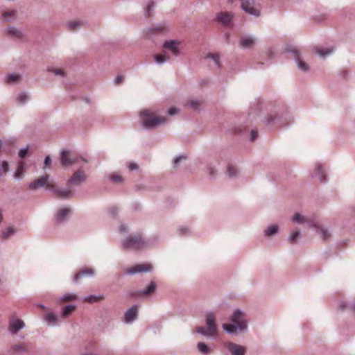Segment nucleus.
<instances>
[{
    "mask_svg": "<svg viewBox=\"0 0 355 355\" xmlns=\"http://www.w3.org/2000/svg\"><path fill=\"white\" fill-rule=\"evenodd\" d=\"M46 187L47 189L53 190L58 198H68L71 196V191L70 190H59L55 188V185L53 182L49 181V176L45 175L37 178L29 184V189L32 190L37 189L40 187Z\"/></svg>",
    "mask_w": 355,
    "mask_h": 355,
    "instance_id": "f257e3e1",
    "label": "nucleus"
},
{
    "mask_svg": "<svg viewBox=\"0 0 355 355\" xmlns=\"http://www.w3.org/2000/svg\"><path fill=\"white\" fill-rule=\"evenodd\" d=\"M140 118L143 126L146 128H153L166 122L164 116H157L150 110H143L140 112Z\"/></svg>",
    "mask_w": 355,
    "mask_h": 355,
    "instance_id": "f03ea898",
    "label": "nucleus"
},
{
    "mask_svg": "<svg viewBox=\"0 0 355 355\" xmlns=\"http://www.w3.org/2000/svg\"><path fill=\"white\" fill-rule=\"evenodd\" d=\"M233 324H224L223 329L229 333H234L236 329L241 331L247 328V324L245 315L239 310H236L232 316L231 319Z\"/></svg>",
    "mask_w": 355,
    "mask_h": 355,
    "instance_id": "7ed1b4c3",
    "label": "nucleus"
},
{
    "mask_svg": "<svg viewBox=\"0 0 355 355\" xmlns=\"http://www.w3.org/2000/svg\"><path fill=\"white\" fill-rule=\"evenodd\" d=\"M216 317L213 313H209L206 315L207 328L199 327L196 331L205 336H212L216 334Z\"/></svg>",
    "mask_w": 355,
    "mask_h": 355,
    "instance_id": "20e7f679",
    "label": "nucleus"
},
{
    "mask_svg": "<svg viewBox=\"0 0 355 355\" xmlns=\"http://www.w3.org/2000/svg\"><path fill=\"white\" fill-rule=\"evenodd\" d=\"M146 243L141 235H130L123 241V247L128 250H140L146 246Z\"/></svg>",
    "mask_w": 355,
    "mask_h": 355,
    "instance_id": "39448f33",
    "label": "nucleus"
},
{
    "mask_svg": "<svg viewBox=\"0 0 355 355\" xmlns=\"http://www.w3.org/2000/svg\"><path fill=\"white\" fill-rule=\"evenodd\" d=\"M293 221L298 223H308L311 227H314L318 229L320 233L322 234V239L326 241L330 236V234L328 231L324 228H319L317 224L315 223L313 218H306L301 216L300 214H295L293 217Z\"/></svg>",
    "mask_w": 355,
    "mask_h": 355,
    "instance_id": "423d86ee",
    "label": "nucleus"
},
{
    "mask_svg": "<svg viewBox=\"0 0 355 355\" xmlns=\"http://www.w3.org/2000/svg\"><path fill=\"white\" fill-rule=\"evenodd\" d=\"M229 1L232 3L234 0H229ZM241 8L245 12H246L252 15H254L256 17L259 15V14H260L259 7L255 4V2L254 0H241Z\"/></svg>",
    "mask_w": 355,
    "mask_h": 355,
    "instance_id": "0eeeda50",
    "label": "nucleus"
},
{
    "mask_svg": "<svg viewBox=\"0 0 355 355\" xmlns=\"http://www.w3.org/2000/svg\"><path fill=\"white\" fill-rule=\"evenodd\" d=\"M79 157L73 153L63 150L61 154V164L62 166H69L78 162Z\"/></svg>",
    "mask_w": 355,
    "mask_h": 355,
    "instance_id": "6e6552de",
    "label": "nucleus"
},
{
    "mask_svg": "<svg viewBox=\"0 0 355 355\" xmlns=\"http://www.w3.org/2000/svg\"><path fill=\"white\" fill-rule=\"evenodd\" d=\"M181 42L177 40L166 41L163 47L165 50L170 51L174 56H178L180 53Z\"/></svg>",
    "mask_w": 355,
    "mask_h": 355,
    "instance_id": "1a4fd4ad",
    "label": "nucleus"
},
{
    "mask_svg": "<svg viewBox=\"0 0 355 355\" xmlns=\"http://www.w3.org/2000/svg\"><path fill=\"white\" fill-rule=\"evenodd\" d=\"M152 269L153 266L150 263H141L127 268L125 270V273L128 275H133L138 272H148Z\"/></svg>",
    "mask_w": 355,
    "mask_h": 355,
    "instance_id": "9d476101",
    "label": "nucleus"
},
{
    "mask_svg": "<svg viewBox=\"0 0 355 355\" xmlns=\"http://www.w3.org/2000/svg\"><path fill=\"white\" fill-rule=\"evenodd\" d=\"M87 176L82 169L76 171L73 176L69 180V185H78L86 180Z\"/></svg>",
    "mask_w": 355,
    "mask_h": 355,
    "instance_id": "9b49d317",
    "label": "nucleus"
},
{
    "mask_svg": "<svg viewBox=\"0 0 355 355\" xmlns=\"http://www.w3.org/2000/svg\"><path fill=\"white\" fill-rule=\"evenodd\" d=\"M234 15L231 12H220L216 15L217 21L225 26H230Z\"/></svg>",
    "mask_w": 355,
    "mask_h": 355,
    "instance_id": "f8f14e48",
    "label": "nucleus"
},
{
    "mask_svg": "<svg viewBox=\"0 0 355 355\" xmlns=\"http://www.w3.org/2000/svg\"><path fill=\"white\" fill-rule=\"evenodd\" d=\"M225 347L232 355H245V348L243 346L229 342L225 344Z\"/></svg>",
    "mask_w": 355,
    "mask_h": 355,
    "instance_id": "ddd939ff",
    "label": "nucleus"
},
{
    "mask_svg": "<svg viewBox=\"0 0 355 355\" xmlns=\"http://www.w3.org/2000/svg\"><path fill=\"white\" fill-rule=\"evenodd\" d=\"M24 326V323L22 320L12 316L9 322V330L12 334H16L19 329H22Z\"/></svg>",
    "mask_w": 355,
    "mask_h": 355,
    "instance_id": "4468645a",
    "label": "nucleus"
},
{
    "mask_svg": "<svg viewBox=\"0 0 355 355\" xmlns=\"http://www.w3.org/2000/svg\"><path fill=\"white\" fill-rule=\"evenodd\" d=\"M157 286L156 284L154 282H151L150 284L148 286V287L141 291H138L135 293H132V297H141L144 295H148L152 293H153L156 290Z\"/></svg>",
    "mask_w": 355,
    "mask_h": 355,
    "instance_id": "2eb2a0df",
    "label": "nucleus"
},
{
    "mask_svg": "<svg viewBox=\"0 0 355 355\" xmlns=\"http://www.w3.org/2000/svg\"><path fill=\"white\" fill-rule=\"evenodd\" d=\"M138 308L137 306H132L125 313V320L126 322H132L137 316Z\"/></svg>",
    "mask_w": 355,
    "mask_h": 355,
    "instance_id": "dca6fc26",
    "label": "nucleus"
},
{
    "mask_svg": "<svg viewBox=\"0 0 355 355\" xmlns=\"http://www.w3.org/2000/svg\"><path fill=\"white\" fill-rule=\"evenodd\" d=\"M94 273V271L92 268H85L82 270H80L79 272H78L75 277H74V281L78 282V280L83 277L85 276H92Z\"/></svg>",
    "mask_w": 355,
    "mask_h": 355,
    "instance_id": "f3484780",
    "label": "nucleus"
},
{
    "mask_svg": "<svg viewBox=\"0 0 355 355\" xmlns=\"http://www.w3.org/2000/svg\"><path fill=\"white\" fill-rule=\"evenodd\" d=\"M255 44V40L251 37H243L240 40V46L243 48H250Z\"/></svg>",
    "mask_w": 355,
    "mask_h": 355,
    "instance_id": "a211bd4d",
    "label": "nucleus"
},
{
    "mask_svg": "<svg viewBox=\"0 0 355 355\" xmlns=\"http://www.w3.org/2000/svg\"><path fill=\"white\" fill-rule=\"evenodd\" d=\"M293 52L295 55V58L297 62L299 68L302 71H307L309 67L308 65L302 60L300 59L299 52L296 49H293Z\"/></svg>",
    "mask_w": 355,
    "mask_h": 355,
    "instance_id": "6ab92c4d",
    "label": "nucleus"
},
{
    "mask_svg": "<svg viewBox=\"0 0 355 355\" xmlns=\"http://www.w3.org/2000/svg\"><path fill=\"white\" fill-rule=\"evenodd\" d=\"M71 209L69 208H63L58 211V220L60 221L64 220L66 217L70 214Z\"/></svg>",
    "mask_w": 355,
    "mask_h": 355,
    "instance_id": "aec40b11",
    "label": "nucleus"
},
{
    "mask_svg": "<svg viewBox=\"0 0 355 355\" xmlns=\"http://www.w3.org/2000/svg\"><path fill=\"white\" fill-rule=\"evenodd\" d=\"M314 175L318 176V178L321 182L324 181L325 175L324 171L322 169V167L320 164H318L315 171H314Z\"/></svg>",
    "mask_w": 355,
    "mask_h": 355,
    "instance_id": "412c9836",
    "label": "nucleus"
},
{
    "mask_svg": "<svg viewBox=\"0 0 355 355\" xmlns=\"http://www.w3.org/2000/svg\"><path fill=\"white\" fill-rule=\"evenodd\" d=\"M316 53L321 57H324L329 55L332 51V49H323L321 47L315 48Z\"/></svg>",
    "mask_w": 355,
    "mask_h": 355,
    "instance_id": "4be33fe9",
    "label": "nucleus"
},
{
    "mask_svg": "<svg viewBox=\"0 0 355 355\" xmlns=\"http://www.w3.org/2000/svg\"><path fill=\"white\" fill-rule=\"evenodd\" d=\"M76 309V306L74 305H68L66 306L62 311V316L63 318L68 317L72 312H73Z\"/></svg>",
    "mask_w": 355,
    "mask_h": 355,
    "instance_id": "5701e85b",
    "label": "nucleus"
},
{
    "mask_svg": "<svg viewBox=\"0 0 355 355\" xmlns=\"http://www.w3.org/2000/svg\"><path fill=\"white\" fill-rule=\"evenodd\" d=\"M15 230L13 227H9L2 231V238L4 239H8L10 236L14 234Z\"/></svg>",
    "mask_w": 355,
    "mask_h": 355,
    "instance_id": "b1692460",
    "label": "nucleus"
},
{
    "mask_svg": "<svg viewBox=\"0 0 355 355\" xmlns=\"http://www.w3.org/2000/svg\"><path fill=\"white\" fill-rule=\"evenodd\" d=\"M103 298L104 297L103 295H98V296L91 295V296L85 297L84 299V301L86 302H89V303H94V302H96L103 300Z\"/></svg>",
    "mask_w": 355,
    "mask_h": 355,
    "instance_id": "393cba45",
    "label": "nucleus"
},
{
    "mask_svg": "<svg viewBox=\"0 0 355 355\" xmlns=\"http://www.w3.org/2000/svg\"><path fill=\"white\" fill-rule=\"evenodd\" d=\"M21 80V76L18 74H10L6 77V81L8 83H18Z\"/></svg>",
    "mask_w": 355,
    "mask_h": 355,
    "instance_id": "a878e982",
    "label": "nucleus"
},
{
    "mask_svg": "<svg viewBox=\"0 0 355 355\" xmlns=\"http://www.w3.org/2000/svg\"><path fill=\"white\" fill-rule=\"evenodd\" d=\"M13 350L16 352H24L28 350V347L24 343H19L13 346Z\"/></svg>",
    "mask_w": 355,
    "mask_h": 355,
    "instance_id": "bb28decb",
    "label": "nucleus"
},
{
    "mask_svg": "<svg viewBox=\"0 0 355 355\" xmlns=\"http://www.w3.org/2000/svg\"><path fill=\"white\" fill-rule=\"evenodd\" d=\"M198 349L202 354H209L211 352L209 348L204 343H198Z\"/></svg>",
    "mask_w": 355,
    "mask_h": 355,
    "instance_id": "cd10ccee",
    "label": "nucleus"
},
{
    "mask_svg": "<svg viewBox=\"0 0 355 355\" xmlns=\"http://www.w3.org/2000/svg\"><path fill=\"white\" fill-rule=\"evenodd\" d=\"M45 320L49 324H55L57 318L53 313H48L45 316Z\"/></svg>",
    "mask_w": 355,
    "mask_h": 355,
    "instance_id": "c85d7f7f",
    "label": "nucleus"
},
{
    "mask_svg": "<svg viewBox=\"0 0 355 355\" xmlns=\"http://www.w3.org/2000/svg\"><path fill=\"white\" fill-rule=\"evenodd\" d=\"M278 231L277 225H271L265 231V234L266 236H272L277 233Z\"/></svg>",
    "mask_w": 355,
    "mask_h": 355,
    "instance_id": "c756f323",
    "label": "nucleus"
},
{
    "mask_svg": "<svg viewBox=\"0 0 355 355\" xmlns=\"http://www.w3.org/2000/svg\"><path fill=\"white\" fill-rule=\"evenodd\" d=\"M168 58H169V57L166 56L165 55L157 54V55H155V60L156 62H157L159 64L164 62Z\"/></svg>",
    "mask_w": 355,
    "mask_h": 355,
    "instance_id": "7c9ffc66",
    "label": "nucleus"
},
{
    "mask_svg": "<svg viewBox=\"0 0 355 355\" xmlns=\"http://www.w3.org/2000/svg\"><path fill=\"white\" fill-rule=\"evenodd\" d=\"M8 34L10 35H13L17 37H21V32L14 28H8Z\"/></svg>",
    "mask_w": 355,
    "mask_h": 355,
    "instance_id": "2f4dec72",
    "label": "nucleus"
},
{
    "mask_svg": "<svg viewBox=\"0 0 355 355\" xmlns=\"http://www.w3.org/2000/svg\"><path fill=\"white\" fill-rule=\"evenodd\" d=\"M77 299V297L76 295L73 294H67L64 295L62 297V302H67L70 301H73Z\"/></svg>",
    "mask_w": 355,
    "mask_h": 355,
    "instance_id": "473e14b6",
    "label": "nucleus"
},
{
    "mask_svg": "<svg viewBox=\"0 0 355 355\" xmlns=\"http://www.w3.org/2000/svg\"><path fill=\"white\" fill-rule=\"evenodd\" d=\"M80 21H71L68 24L69 28L71 31H75L77 28L80 26Z\"/></svg>",
    "mask_w": 355,
    "mask_h": 355,
    "instance_id": "72a5a7b5",
    "label": "nucleus"
},
{
    "mask_svg": "<svg viewBox=\"0 0 355 355\" xmlns=\"http://www.w3.org/2000/svg\"><path fill=\"white\" fill-rule=\"evenodd\" d=\"M236 168L232 166V165H229L228 166V168H227V175L229 177H233L234 175H236Z\"/></svg>",
    "mask_w": 355,
    "mask_h": 355,
    "instance_id": "f704fd0d",
    "label": "nucleus"
},
{
    "mask_svg": "<svg viewBox=\"0 0 355 355\" xmlns=\"http://www.w3.org/2000/svg\"><path fill=\"white\" fill-rule=\"evenodd\" d=\"M207 58H211L215 63L219 67L220 66V61H219V56L217 54H209L207 55Z\"/></svg>",
    "mask_w": 355,
    "mask_h": 355,
    "instance_id": "c9c22d12",
    "label": "nucleus"
},
{
    "mask_svg": "<svg viewBox=\"0 0 355 355\" xmlns=\"http://www.w3.org/2000/svg\"><path fill=\"white\" fill-rule=\"evenodd\" d=\"M28 99V96L26 94H21L17 97V101L20 103L26 102Z\"/></svg>",
    "mask_w": 355,
    "mask_h": 355,
    "instance_id": "e433bc0d",
    "label": "nucleus"
},
{
    "mask_svg": "<svg viewBox=\"0 0 355 355\" xmlns=\"http://www.w3.org/2000/svg\"><path fill=\"white\" fill-rule=\"evenodd\" d=\"M23 169H24V163L21 162L19 164L18 169L16 171L15 175L16 178H20L21 177L22 171H23Z\"/></svg>",
    "mask_w": 355,
    "mask_h": 355,
    "instance_id": "4c0bfd02",
    "label": "nucleus"
},
{
    "mask_svg": "<svg viewBox=\"0 0 355 355\" xmlns=\"http://www.w3.org/2000/svg\"><path fill=\"white\" fill-rule=\"evenodd\" d=\"M154 6H155V3L153 1H150L148 3L147 8H146V17H149L150 16V11L154 7Z\"/></svg>",
    "mask_w": 355,
    "mask_h": 355,
    "instance_id": "58836bf2",
    "label": "nucleus"
},
{
    "mask_svg": "<svg viewBox=\"0 0 355 355\" xmlns=\"http://www.w3.org/2000/svg\"><path fill=\"white\" fill-rule=\"evenodd\" d=\"M110 179L115 182H122L123 179L122 177L120 175L118 174H114L110 177Z\"/></svg>",
    "mask_w": 355,
    "mask_h": 355,
    "instance_id": "ea45409f",
    "label": "nucleus"
},
{
    "mask_svg": "<svg viewBox=\"0 0 355 355\" xmlns=\"http://www.w3.org/2000/svg\"><path fill=\"white\" fill-rule=\"evenodd\" d=\"M191 107L195 110H197L198 107L201 105V102L198 100H193L190 102Z\"/></svg>",
    "mask_w": 355,
    "mask_h": 355,
    "instance_id": "a19ab883",
    "label": "nucleus"
},
{
    "mask_svg": "<svg viewBox=\"0 0 355 355\" xmlns=\"http://www.w3.org/2000/svg\"><path fill=\"white\" fill-rule=\"evenodd\" d=\"M300 236L299 232H294L292 233L291 236L289 237V240L291 242H295L297 238Z\"/></svg>",
    "mask_w": 355,
    "mask_h": 355,
    "instance_id": "79ce46f5",
    "label": "nucleus"
},
{
    "mask_svg": "<svg viewBox=\"0 0 355 355\" xmlns=\"http://www.w3.org/2000/svg\"><path fill=\"white\" fill-rule=\"evenodd\" d=\"M3 16L4 18L15 17V12L14 10L7 11V12H5L3 14Z\"/></svg>",
    "mask_w": 355,
    "mask_h": 355,
    "instance_id": "37998d69",
    "label": "nucleus"
},
{
    "mask_svg": "<svg viewBox=\"0 0 355 355\" xmlns=\"http://www.w3.org/2000/svg\"><path fill=\"white\" fill-rule=\"evenodd\" d=\"M123 80L124 76L123 75H119L116 76L114 81L116 85H119L123 81Z\"/></svg>",
    "mask_w": 355,
    "mask_h": 355,
    "instance_id": "c03bdc74",
    "label": "nucleus"
},
{
    "mask_svg": "<svg viewBox=\"0 0 355 355\" xmlns=\"http://www.w3.org/2000/svg\"><path fill=\"white\" fill-rule=\"evenodd\" d=\"M27 153H28L27 148L21 149L19 153V156L21 158H24L27 155Z\"/></svg>",
    "mask_w": 355,
    "mask_h": 355,
    "instance_id": "a18cd8bd",
    "label": "nucleus"
},
{
    "mask_svg": "<svg viewBox=\"0 0 355 355\" xmlns=\"http://www.w3.org/2000/svg\"><path fill=\"white\" fill-rule=\"evenodd\" d=\"M250 137H251V140L252 141H254L257 139V137H258V133L256 130H252L251 132V134H250Z\"/></svg>",
    "mask_w": 355,
    "mask_h": 355,
    "instance_id": "49530a36",
    "label": "nucleus"
},
{
    "mask_svg": "<svg viewBox=\"0 0 355 355\" xmlns=\"http://www.w3.org/2000/svg\"><path fill=\"white\" fill-rule=\"evenodd\" d=\"M1 167H2L3 171L4 173L7 172L8 171V162H3Z\"/></svg>",
    "mask_w": 355,
    "mask_h": 355,
    "instance_id": "de8ad7c7",
    "label": "nucleus"
},
{
    "mask_svg": "<svg viewBox=\"0 0 355 355\" xmlns=\"http://www.w3.org/2000/svg\"><path fill=\"white\" fill-rule=\"evenodd\" d=\"M51 163V157L49 156H46L45 158V160H44V166L46 167V166H50Z\"/></svg>",
    "mask_w": 355,
    "mask_h": 355,
    "instance_id": "09e8293b",
    "label": "nucleus"
},
{
    "mask_svg": "<svg viewBox=\"0 0 355 355\" xmlns=\"http://www.w3.org/2000/svg\"><path fill=\"white\" fill-rule=\"evenodd\" d=\"M128 168L130 170V171H133V170H136L138 168V166L137 164L135 163H130L129 165H128Z\"/></svg>",
    "mask_w": 355,
    "mask_h": 355,
    "instance_id": "8fccbe9b",
    "label": "nucleus"
},
{
    "mask_svg": "<svg viewBox=\"0 0 355 355\" xmlns=\"http://www.w3.org/2000/svg\"><path fill=\"white\" fill-rule=\"evenodd\" d=\"M53 72L56 75H63V70L61 69H55L53 70Z\"/></svg>",
    "mask_w": 355,
    "mask_h": 355,
    "instance_id": "3c124183",
    "label": "nucleus"
},
{
    "mask_svg": "<svg viewBox=\"0 0 355 355\" xmlns=\"http://www.w3.org/2000/svg\"><path fill=\"white\" fill-rule=\"evenodd\" d=\"M178 112V109L175 107H171L168 110V114L170 115H173Z\"/></svg>",
    "mask_w": 355,
    "mask_h": 355,
    "instance_id": "603ef678",
    "label": "nucleus"
},
{
    "mask_svg": "<svg viewBox=\"0 0 355 355\" xmlns=\"http://www.w3.org/2000/svg\"><path fill=\"white\" fill-rule=\"evenodd\" d=\"M110 212L112 214V215H115L116 213H117V208L115 207H113L112 208L110 209Z\"/></svg>",
    "mask_w": 355,
    "mask_h": 355,
    "instance_id": "864d4df0",
    "label": "nucleus"
},
{
    "mask_svg": "<svg viewBox=\"0 0 355 355\" xmlns=\"http://www.w3.org/2000/svg\"><path fill=\"white\" fill-rule=\"evenodd\" d=\"M182 159H186V157H184V156H180V157H177V158H175V162H174L175 164H178Z\"/></svg>",
    "mask_w": 355,
    "mask_h": 355,
    "instance_id": "5fc2aeb1",
    "label": "nucleus"
},
{
    "mask_svg": "<svg viewBox=\"0 0 355 355\" xmlns=\"http://www.w3.org/2000/svg\"><path fill=\"white\" fill-rule=\"evenodd\" d=\"M126 227L125 225H121L120 227V232H126Z\"/></svg>",
    "mask_w": 355,
    "mask_h": 355,
    "instance_id": "6e6d98bb",
    "label": "nucleus"
},
{
    "mask_svg": "<svg viewBox=\"0 0 355 355\" xmlns=\"http://www.w3.org/2000/svg\"><path fill=\"white\" fill-rule=\"evenodd\" d=\"M187 231H188V230L187 228H181V229H180V234H184Z\"/></svg>",
    "mask_w": 355,
    "mask_h": 355,
    "instance_id": "4d7b16f0",
    "label": "nucleus"
},
{
    "mask_svg": "<svg viewBox=\"0 0 355 355\" xmlns=\"http://www.w3.org/2000/svg\"><path fill=\"white\" fill-rule=\"evenodd\" d=\"M1 220H2V215H1V214L0 213V223L1 222Z\"/></svg>",
    "mask_w": 355,
    "mask_h": 355,
    "instance_id": "13d9d810",
    "label": "nucleus"
},
{
    "mask_svg": "<svg viewBox=\"0 0 355 355\" xmlns=\"http://www.w3.org/2000/svg\"><path fill=\"white\" fill-rule=\"evenodd\" d=\"M213 173H214V171H213V169H211V171H210V174L212 175Z\"/></svg>",
    "mask_w": 355,
    "mask_h": 355,
    "instance_id": "bf43d9fd",
    "label": "nucleus"
}]
</instances>
